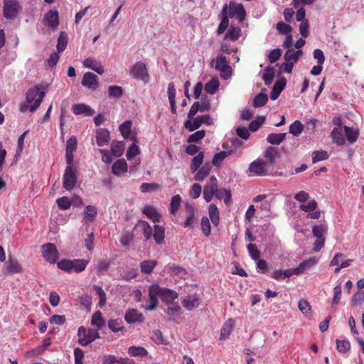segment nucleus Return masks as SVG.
<instances>
[{"instance_id": "29", "label": "nucleus", "mask_w": 364, "mask_h": 364, "mask_svg": "<svg viewBox=\"0 0 364 364\" xmlns=\"http://www.w3.org/2000/svg\"><path fill=\"white\" fill-rule=\"evenodd\" d=\"M294 275L292 269H287L285 270L275 269L271 274V277L275 280L280 281L285 278H289Z\"/></svg>"}, {"instance_id": "4", "label": "nucleus", "mask_w": 364, "mask_h": 364, "mask_svg": "<svg viewBox=\"0 0 364 364\" xmlns=\"http://www.w3.org/2000/svg\"><path fill=\"white\" fill-rule=\"evenodd\" d=\"M203 124L208 125L212 124L210 115L205 114L204 116H198L193 119V121L188 119L184 122V127L189 132H193L198 129Z\"/></svg>"}, {"instance_id": "9", "label": "nucleus", "mask_w": 364, "mask_h": 364, "mask_svg": "<svg viewBox=\"0 0 364 364\" xmlns=\"http://www.w3.org/2000/svg\"><path fill=\"white\" fill-rule=\"evenodd\" d=\"M77 183L75 172L71 166H68L63 175V188L68 191L72 190Z\"/></svg>"}, {"instance_id": "59", "label": "nucleus", "mask_w": 364, "mask_h": 364, "mask_svg": "<svg viewBox=\"0 0 364 364\" xmlns=\"http://www.w3.org/2000/svg\"><path fill=\"white\" fill-rule=\"evenodd\" d=\"M151 340L156 344H166V341L164 338L162 332L160 330H154L151 336Z\"/></svg>"}, {"instance_id": "7", "label": "nucleus", "mask_w": 364, "mask_h": 364, "mask_svg": "<svg viewBox=\"0 0 364 364\" xmlns=\"http://www.w3.org/2000/svg\"><path fill=\"white\" fill-rule=\"evenodd\" d=\"M245 10L241 4H238L231 2L229 6H228L227 16H228V18H233L235 16L237 20L241 21L245 19Z\"/></svg>"}, {"instance_id": "28", "label": "nucleus", "mask_w": 364, "mask_h": 364, "mask_svg": "<svg viewBox=\"0 0 364 364\" xmlns=\"http://www.w3.org/2000/svg\"><path fill=\"white\" fill-rule=\"evenodd\" d=\"M333 142L338 146H343L346 143V139L343 135L341 127H335L331 132Z\"/></svg>"}, {"instance_id": "45", "label": "nucleus", "mask_w": 364, "mask_h": 364, "mask_svg": "<svg viewBox=\"0 0 364 364\" xmlns=\"http://www.w3.org/2000/svg\"><path fill=\"white\" fill-rule=\"evenodd\" d=\"M201 231L204 236L208 237L211 233V226L209 218L203 216L200 221Z\"/></svg>"}, {"instance_id": "49", "label": "nucleus", "mask_w": 364, "mask_h": 364, "mask_svg": "<svg viewBox=\"0 0 364 364\" xmlns=\"http://www.w3.org/2000/svg\"><path fill=\"white\" fill-rule=\"evenodd\" d=\"M128 353L130 356H145L147 350L141 346H131L128 348Z\"/></svg>"}, {"instance_id": "50", "label": "nucleus", "mask_w": 364, "mask_h": 364, "mask_svg": "<svg viewBox=\"0 0 364 364\" xmlns=\"http://www.w3.org/2000/svg\"><path fill=\"white\" fill-rule=\"evenodd\" d=\"M108 327L109 328L114 332H119L124 329L123 322L119 319H111L108 321Z\"/></svg>"}, {"instance_id": "17", "label": "nucleus", "mask_w": 364, "mask_h": 364, "mask_svg": "<svg viewBox=\"0 0 364 364\" xmlns=\"http://www.w3.org/2000/svg\"><path fill=\"white\" fill-rule=\"evenodd\" d=\"M110 137L109 132L103 128H100L96 131V141L99 146H104L109 144Z\"/></svg>"}, {"instance_id": "14", "label": "nucleus", "mask_w": 364, "mask_h": 364, "mask_svg": "<svg viewBox=\"0 0 364 364\" xmlns=\"http://www.w3.org/2000/svg\"><path fill=\"white\" fill-rule=\"evenodd\" d=\"M84 87L91 90H95L97 87V76L90 72L85 73L81 82Z\"/></svg>"}, {"instance_id": "54", "label": "nucleus", "mask_w": 364, "mask_h": 364, "mask_svg": "<svg viewBox=\"0 0 364 364\" xmlns=\"http://www.w3.org/2000/svg\"><path fill=\"white\" fill-rule=\"evenodd\" d=\"M68 44V36L65 32H61L58 39L57 49L58 52H63Z\"/></svg>"}, {"instance_id": "16", "label": "nucleus", "mask_w": 364, "mask_h": 364, "mask_svg": "<svg viewBox=\"0 0 364 364\" xmlns=\"http://www.w3.org/2000/svg\"><path fill=\"white\" fill-rule=\"evenodd\" d=\"M124 319L128 323L142 322L144 321V316L138 310L129 309L124 315Z\"/></svg>"}, {"instance_id": "31", "label": "nucleus", "mask_w": 364, "mask_h": 364, "mask_svg": "<svg viewBox=\"0 0 364 364\" xmlns=\"http://www.w3.org/2000/svg\"><path fill=\"white\" fill-rule=\"evenodd\" d=\"M215 62V68L221 73H225L228 69L230 68V67L228 64L226 57L224 55H218L217 56Z\"/></svg>"}, {"instance_id": "57", "label": "nucleus", "mask_w": 364, "mask_h": 364, "mask_svg": "<svg viewBox=\"0 0 364 364\" xmlns=\"http://www.w3.org/2000/svg\"><path fill=\"white\" fill-rule=\"evenodd\" d=\"M248 252L253 260H257L260 258V251L258 250L257 245L253 243H250L247 246Z\"/></svg>"}, {"instance_id": "13", "label": "nucleus", "mask_w": 364, "mask_h": 364, "mask_svg": "<svg viewBox=\"0 0 364 364\" xmlns=\"http://www.w3.org/2000/svg\"><path fill=\"white\" fill-rule=\"evenodd\" d=\"M186 211L188 215L183 223V227L185 228H192L197 221L196 210L193 205L187 204Z\"/></svg>"}, {"instance_id": "61", "label": "nucleus", "mask_w": 364, "mask_h": 364, "mask_svg": "<svg viewBox=\"0 0 364 364\" xmlns=\"http://www.w3.org/2000/svg\"><path fill=\"white\" fill-rule=\"evenodd\" d=\"M56 203L58 208L60 210H63L69 209L71 206V201L66 196H63L61 198H58L56 200Z\"/></svg>"}, {"instance_id": "38", "label": "nucleus", "mask_w": 364, "mask_h": 364, "mask_svg": "<svg viewBox=\"0 0 364 364\" xmlns=\"http://www.w3.org/2000/svg\"><path fill=\"white\" fill-rule=\"evenodd\" d=\"M301 55V50H294L293 49H288L284 55V59L286 61L292 62L294 64Z\"/></svg>"}, {"instance_id": "37", "label": "nucleus", "mask_w": 364, "mask_h": 364, "mask_svg": "<svg viewBox=\"0 0 364 364\" xmlns=\"http://www.w3.org/2000/svg\"><path fill=\"white\" fill-rule=\"evenodd\" d=\"M181 203V197L177 194L172 196L169 207V212L172 215H176L180 207Z\"/></svg>"}, {"instance_id": "12", "label": "nucleus", "mask_w": 364, "mask_h": 364, "mask_svg": "<svg viewBox=\"0 0 364 364\" xmlns=\"http://www.w3.org/2000/svg\"><path fill=\"white\" fill-rule=\"evenodd\" d=\"M200 299L197 294L186 296L182 301L183 306L188 311H193L200 306Z\"/></svg>"}, {"instance_id": "42", "label": "nucleus", "mask_w": 364, "mask_h": 364, "mask_svg": "<svg viewBox=\"0 0 364 364\" xmlns=\"http://www.w3.org/2000/svg\"><path fill=\"white\" fill-rule=\"evenodd\" d=\"M88 260L87 259H73L72 260V270H74L76 272H81L84 269H85Z\"/></svg>"}, {"instance_id": "53", "label": "nucleus", "mask_w": 364, "mask_h": 364, "mask_svg": "<svg viewBox=\"0 0 364 364\" xmlns=\"http://www.w3.org/2000/svg\"><path fill=\"white\" fill-rule=\"evenodd\" d=\"M304 130V125L299 120L294 121L289 127V132L294 136L299 135Z\"/></svg>"}, {"instance_id": "48", "label": "nucleus", "mask_w": 364, "mask_h": 364, "mask_svg": "<svg viewBox=\"0 0 364 364\" xmlns=\"http://www.w3.org/2000/svg\"><path fill=\"white\" fill-rule=\"evenodd\" d=\"M326 231L327 227L323 224L316 225L312 228V233L316 238H325Z\"/></svg>"}, {"instance_id": "60", "label": "nucleus", "mask_w": 364, "mask_h": 364, "mask_svg": "<svg viewBox=\"0 0 364 364\" xmlns=\"http://www.w3.org/2000/svg\"><path fill=\"white\" fill-rule=\"evenodd\" d=\"M274 77V70L271 67H267L265 70L264 73L263 74L262 79L264 82V84L267 85H270L272 82V80Z\"/></svg>"}, {"instance_id": "55", "label": "nucleus", "mask_w": 364, "mask_h": 364, "mask_svg": "<svg viewBox=\"0 0 364 364\" xmlns=\"http://www.w3.org/2000/svg\"><path fill=\"white\" fill-rule=\"evenodd\" d=\"M132 122L125 121L119 126V131L124 139H128L131 133Z\"/></svg>"}, {"instance_id": "5", "label": "nucleus", "mask_w": 364, "mask_h": 364, "mask_svg": "<svg viewBox=\"0 0 364 364\" xmlns=\"http://www.w3.org/2000/svg\"><path fill=\"white\" fill-rule=\"evenodd\" d=\"M42 255L44 259L54 264L58 258V251L56 246L53 243H46L41 246Z\"/></svg>"}, {"instance_id": "25", "label": "nucleus", "mask_w": 364, "mask_h": 364, "mask_svg": "<svg viewBox=\"0 0 364 364\" xmlns=\"http://www.w3.org/2000/svg\"><path fill=\"white\" fill-rule=\"evenodd\" d=\"M112 173L119 176L122 173L127 171V164L124 159L116 161L112 167Z\"/></svg>"}, {"instance_id": "27", "label": "nucleus", "mask_w": 364, "mask_h": 364, "mask_svg": "<svg viewBox=\"0 0 364 364\" xmlns=\"http://www.w3.org/2000/svg\"><path fill=\"white\" fill-rule=\"evenodd\" d=\"M143 213H144L154 223H159L160 221L161 215L153 206H144L143 208Z\"/></svg>"}, {"instance_id": "34", "label": "nucleus", "mask_w": 364, "mask_h": 364, "mask_svg": "<svg viewBox=\"0 0 364 364\" xmlns=\"http://www.w3.org/2000/svg\"><path fill=\"white\" fill-rule=\"evenodd\" d=\"M203 159L204 153L203 151H200L198 155L193 158L190 166L191 171L193 173H196L202 166Z\"/></svg>"}, {"instance_id": "20", "label": "nucleus", "mask_w": 364, "mask_h": 364, "mask_svg": "<svg viewBox=\"0 0 364 364\" xmlns=\"http://www.w3.org/2000/svg\"><path fill=\"white\" fill-rule=\"evenodd\" d=\"M83 65L85 68L92 69L98 74L102 75L104 73V68L101 63L92 58L85 59Z\"/></svg>"}, {"instance_id": "11", "label": "nucleus", "mask_w": 364, "mask_h": 364, "mask_svg": "<svg viewBox=\"0 0 364 364\" xmlns=\"http://www.w3.org/2000/svg\"><path fill=\"white\" fill-rule=\"evenodd\" d=\"M43 21L53 31H55L59 26V15L57 11L49 10L44 14Z\"/></svg>"}, {"instance_id": "22", "label": "nucleus", "mask_w": 364, "mask_h": 364, "mask_svg": "<svg viewBox=\"0 0 364 364\" xmlns=\"http://www.w3.org/2000/svg\"><path fill=\"white\" fill-rule=\"evenodd\" d=\"M211 168L212 167L210 163L207 162L204 164L196 171L193 179L196 181H203L210 174Z\"/></svg>"}, {"instance_id": "41", "label": "nucleus", "mask_w": 364, "mask_h": 364, "mask_svg": "<svg viewBox=\"0 0 364 364\" xmlns=\"http://www.w3.org/2000/svg\"><path fill=\"white\" fill-rule=\"evenodd\" d=\"M85 220L87 222H92L97 214V208L95 206L93 205H87L85 207Z\"/></svg>"}, {"instance_id": "3", "label": "nucleus", "mask_w": 364, "mask_h": 364, "mask_svg": "<svg viewBox=\"0 0 364 364\" xmlns=\"http://www.w3.org/2000/svg\"><path fill=\"white\" fill-rule=\"evenodd\" d=\"M130 75L132 78L141 80L145 83L148 82L149 80L146 65L142 62H137L132 66Z\"/></svg>"}, {"instance_id": "56", "label": "nucleus", "mask_w": 364, "mask_h": 364, "mask_svg": "<svg viewBox=\"0 0 364 364\" xmlns=\"http://www.w3.org/2000/svg\"><path fill=\"white\" fill-rule=\"evenodd\" d=\"M328 156H329L326 151H323V150L314 151L312 153V162L314 164H315L318 161L326 160L328 158Z\"/></svg>"}, {"instance_id": "1", "label": "nucleus", "mask_w": 364, "mask_h": 364, "mask_svg": "<svg viewBox=\"0 0 364 364\" xmlns=\"http://www.w3.org/2000/svg\"><path fill=\"white\" fill-rule=\"evenodd\" d=\"M46 93L41 91L38 85L28 90L26 96V102L30 105L29 111L34 112L41 105Z\"/></svg>"}, {"instance_id": "35", "label": "nucleus", "mask_w": 364, "mask_h": 364, "mask_svg": "<svg viewBox=\"0 0 364 364\" xmlns=\"http://www.w3.org/2000/svg\"><path fill=\"white\" fill-rule=\"evenodd\" d=\"M125 145L123 141H113L111 144V151L116 157H119L123 154Z\"/></svg>"}, {"instance_id": "44", "label": "nucleus", "mask_w": 364, "mask_h": 364, "mask_svg": "<svg viewBox=\"0 0 364 364\" xmlns=\"http://www.w3.org/2000/svg\"><path fill=\"white\" fill-rule=\"evenodd\" d=\"M77 336H78V343L82 346H85L89 345V341H87V331L85 327L80 326L77 331Z\"/></svg>"}, {"instance_id": "6", "label": "nucleus", "mask_w": 364, "mask_h": 364, "mask_svg": "<svg viewBox=\"0 0 364 364\" xmlns=\"http://www.w3.org/2000/svg\"><path fill=\"white\" fill-rule=\"evenodd\" d=\"M153 292L158 293V296L167 304H172L178 297V294L173 290L167 288H161L158 284H153Z\"/></svg>"}, {"instance_id": "64", "label": "nucleus", "mask_w": 364, "mask_h": 364, "mask_svg": "<svg viewBox=\"0 0 364 364\" xmlns=\"http://www.w3.org/2000/svg\"><path fill=\"white\" fill-rule=\"evenodd\" d=\"M276 28L278 32L281 34L289 35L291 32V26L282 21L277 23Z\"/></svg>"}, {"instance_id": "51", "label": "nucleus", "mask_w": 364, "mask_h": 364, "mask_svg": "<svg viewBox=\"0 0 364 364\" xmlns=\"http://www.w3.org/2000/svg\"><path fill=\"white\" fill-rule=\"evenodd\" d=\"M93 288L95 289L97 295L100 297V301H99L98 306L100 308L102 309L105 306L106 302H107L106 293L105 292L103 289L100 286L94 285Z\"/></svg>"}, {"instance_id": "23", "label": "nucleus", "mask_w": 364, "mask_h": 364, "mask_svg": "<svg viewBox=\"0 0 364 364\" xmlns=\"http://www.w3.org/2000/svg\"><path fill=\"white\" fill-rule=\"evenodd\" d=\"M278 154L279 153L276 147L269 146L267 148L263 154V156L265 159V161H264L267 163L269 167L274 164L275 158Z\"/></svg>"}, {"instance_id": "21", "label": "nucleus", "mask_w": 364, "mask_h": 364, "mask_svg": "<svg viewBox=\"0 0 364 364\" xmlns=\"http://www.w3.org/2000/svg\"><path fill=\"white\" fill-rule=\"evenodd\" d=\"M72 110L76 115L92 116L94 114V110L90 106L82 103L73 105Z\"/></svg>"}, {"instance_id": "58", "label": "nucleus", "mask_w": 364, "mask_h": 364, "mask_svg": "<svg viewBox=\"0 0 364 364\" xmlns=\"http://www.w3.org/2000/svg\"><path fill=\"white\" fill-rule=\"evenodd\" d=\"M241 35V29L240 27H231L228 31L225 38H230L232 41H235Z\"/></svg>"}, {"instance_id": "46", "label": "nucleus", "mask_w": 364, "mask_h": 364, "mask_svg": "<svg viewBox=\"0 0 364 364\" xmlns=\"http://www.w3.org/2000/svg\"><path fill=\"white\" fill-rule=\"evenodd\" d=\"M343 129L345 130L347 140L350 143L355 142L358 137V134H359L357 130H353V129H352L348 126H344Z\"/></svg>"}, {"instance_id": "18", "label": "nucleus", "mask_w": 364, "mask_h": 364, "mask_svg": "<svg viewBox=\"0 0 364 364\" xmlns=\"http://www.w3.org/2000/svg\"><path fill=\"white\" fill-rule=\"evenodd\" d=\"M287 80L284 77L278 80L274 85L270 93V98L272 100H277L283 90L285 88Z\"/></svg>"}, {"instance_id": "15", "label": "nucleus", "mask_w": 364, "mask_h": 364, "mask_svg": "<svg viewBox=\"0 0 364 364\" xmlns=\"http://www.w3.org/2000/svg\"><path fill=\"white\" fill-rule=\"evenodd\" d=\"M316 264V260L314 258L306 259L301 262L299 265L292 269L294 275H299L310 269L311 267Z\"/></svg>"}, {"instance_id": "26", "label": "nucleus", "mask_w": 364, "mask_h": 364, "mask_svg": "<svg viewBox=\"0 0 364 364\" xmlns=\"http://www.w3.org/2000/svg\"><path fill=\"white\" fill-rule=\"evenodd\" d=\"M208 215L213 225L218 227L220 223V213L217 205L214 203L210 204L208 207Z\"/></svg>"}, {"instance_id": "40", "label": "nucleus", "mask_w": 364, "mask_h": 364, "mask_svg": "<svg viewBox=\"0 0 364 364\" xmlns=\"http://www.w3.org/2000/svg\"><path fill=\"white\" fill-rule=\"evenodd\" d=\"M156 261L154 259L143 261L141 264V271L144 274H150L156 265Z\"/></svg>"}, {"instance_id": "52", "label": "nucleus", "mask_w": 364, "mask_h": 364, "mask_svg": "<svg viewBox=\"0 0 364 364\" xmlns=\"http://www.w3.org/2000/svg\"><path fill=\"white\" fill-rule=\"evenodd\" d=\"M231 153L232 151H223L215 154L213 156L212 164L215 166H219L228 156L231 154Z\"/></svg>"}, {"instance_id": "39", "label": "nucleus", "mask_w": 364, "mask_h": 364, "mask_svg": "<svg viewBox=\"0 0 364 364\" xmlns=\"http://www.w3.org/2000/svg\"><path fill=\"white\" fill-rule=\"evenodd\" d=\"M91 323L96 326L97 329H101L105 325V321L102 316V314L97 311L92 316Z\"/></svg>"}, {"instance_id": "62", "label": "nucleus", "mask_w": 364, "mask_h": 364, "mask_svg": "<svg viewBox=\"0 0 364 364\" xmlns=\"http://www.w3.org/2000/svg\"><path fill=\"white\" fill-rule=\"evenodd\" d=\"M108 92L109 97L119 98L123 94V89L122 87L118 85H111L108 88Z\"/></svg>"}, {"instance_id": "47", "label": "nucleus", "mask_w": 364, "mask_h": 364, "mask_svg": "<svg viewBox=\"0 0 364 364\" xmlns=\"http://www.w3.org/2000/svg\"><path fill=\"white\" fill-rule=\"evenodd\" d=\"M268 101L267 94L260 92L257 95L253 100V106L255 107H260L264 106Z\"/></svg>"}, {"instance_id": "8", "label": "nucleus", "mask_w": 364, "mask_h": 364, "mask_svg": "<svg viewBox=\"0 0 364 364\" xmlns=\"http://www.w3.org/2000/svg\"><path fill=\"white\" fill-rule=\"evenodd\" d=\"M269 168L267 163L262 160H255L252 162L249 167V171L252 175L265 176L267 174Z\"/></svg>"}, {"instance_id": "2", "label": "nucleus", "mask_w": 364, "mask_h": 364, "mask_svg": "<svg viewBox=\"0 0 364 364\" xmlns=\"http://www.w3.org/2000/svg\"><path fill=\"white\" fill-rule=\"evenodd\" d=\"M3 14L6 19H15L22 10L18 0H4Z\"/></svg>"}, {"instance_id": "33", "label": "nucleus", "mask_w": 364, "mask_h": 364, "mask_svg": "<svg viewBox=\"0 0 364 364\" xmlns=\"http://www.w3.org/2000/svg\"><path fill=\"white\" fill-rule=\"evenodd\" d=\"M165 229L163 226L155 225L154 227L153 237L156 242L161 245L164 242Z\"/></svg>"}, {"instance_id": "43", "label": "nucleus", "mask_w": 364, "mask_h": 364, "mask_svg": "<svg viewBox=\"0 0 364 364\" xmlns=\"http://www.w3.org/2000/svg\"><path fill=\"white\" fill-rule=\"evenodd\" d=\"M219 87V80L217 78H212L205 85V90L207 93L213 95L216 92Z\"/></svg>"}, {"instance_id": "63", "label": "nucleus", "mask_w": 364, "mask_h": 364, "mask_svg": "<svg viewBox=\"0 0 364 364\" xmlns=\"http://www.w3.org/2000/svg\"><path fill=\"white\" fill-rule=\"evenodd\" d=\"M265 117L259 116L255 120H252L249 124V129L251 132H256L259 127L264 122Z\"/></svg>"}, {"instance_id": "32", "label": "nucleus", "mask_w": 364, "mask_h": 364, "mask_svg": "<svg viewBox=\"0 0 364 364\" xmlns=\"http://www.w3.org/2000/svg\"><path fill=\"white\" fill-rule=\"evenodd\" d=\"M22 270L21 264L18 261L10 258L6 262V273L14 274L21 272Z\"/></svg>"}, {"instance_id": "36", "label": "nucleus", "mask_w": 364, "mask_h": 364, "mask_svg": "<svg viewBox=\"0 0 364 364\" xmlns=\"http://www.w3.org/2000/svg\"><path fill=\"white\" fill-rule=\"evenodd\" d=\"M286 135V133H271L267 136V141L271 144L279 145L285 139Z\"/></svg>"}, {"instance_id": "19", "label": "nucleus", "mask_w": 364, "mask_h": 364, "mask_svg": "<svg viewBox=\"0 0 364 364\" xmlns=\"http://www.w3.org/2000/svg\"><path fill=\"white\" fill-rule=\"evenodd\" d=\"M134 230H139L142 232L146 240H149L153 235L152 228L146 221H139V223L134 226Z\"/></svg>"}, {"instance_id": "30", "label": "nucleus", "mask_w": 364, "mask_h": 364, "mask_svg": "<svg viewBox=\"0 0 364 364\" xmlns=\"http://www.w3.org/2000/svg\"><path fill=\"white\" fill-rule=\"evenodd\" d=\"M227 10H228V5L225 4L223 8V11H222V14H223V17H222V20L218 26V30H217V32L218 34H222L223 33L225 30L228 28V25H229V18L228 16H227Z\"/></svg>"}, {"instance_id": "10", "label": "nucleus", "mask_w": 364, "mask_h": 364, "mask_svg": "<svg viewBox=\"0 0 364 364\" xmlns=\"http://www.w3.org/2000/svg\"><path fill=\"white\" fill-rule=\"evenodd\" d=\"M218 188V180L215 176H212L209 182L205 184L203 189V198L206 202H210Z\"/></svg>"}, {"instance_id": "24", "label": "nucleus", "mask_w": 364, "mask_h": 364, "mask_svg": "<svg viewBox=\"0 0 364 364\" xmlns=\"http://www.w3.org/2000/svg\"><path fill=\"white\" fill-rule=\"evenodd\" d=\"M235 321L232 318L228 319L221 328L220 339L226 340L233 330Z\"/></svg>"}]
</instances>
